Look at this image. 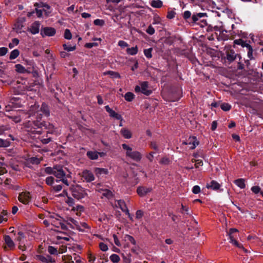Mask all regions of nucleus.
Segmentation results:
<instances>
[{
    "label": "nucleus",
    "mask_w": 263,
    "mask_h": 263,
    "mask_svg": "<svg viewBox=\"0 0 263 263\" xmlns=\"http://www.w3.org/2000/svg\"><path fill=\"white\" fill-rule=\"evenodd\" d=\"M28 117H35L36 120L29 121L26 124V126L27 128H30L28 131L33 134H37L40 135L42 133L41 130H36V129H40L43 127L45 128H47V126H49V124H47L45 122H40L43 116L48 117L50 115V110L48 106L45 104L43 103L41 107H40L37 103H34L33 105H31L28 110Z\"/></svg>",
    "instance_id": "obj_1"
},
{
    "label": "nucleus",
    "mask_w": 263,
    "mask_h": 263,
    "mask_svg": "<svg viewBox=\"0 0 263 263\" xmlns=\"http://www.w3.org/2000/svg\"><path fill=\"white\" fill-rule=\"evenodd\" d=\"M123 148L125 150L126 156L136 161H139L142 158L141 154L138 151H132V148L126 144H122Z\"/></svg>",
    "instance_id": "obj_2"
},
{
    "label": "nucleus",
    "mask_w": 263,
    "mask_h": 263,
    "mask_svg": "<svg viewBox=\"0 0 263 263\" xmlns=\"http://www.w3.org/2000/svg\"><path fill=\"white\" fill-rule=\"evenodd\" d=\"M72 196L79 200L86 195L85 190L79 185H73L70 187Z\"/></svg>",
    "instance_id": "obj_3"
},
{
    "label": "nucleus",
    "mask_w": 263,
    "mask_h": 263,
    "mask_svg": "<svg viewBox=\"0 0 263 263\" xmlns=\"http://www.w3.org/2000/svg\"><path fill=\"white\" fill-rule=\"evenodd\" d=\"M50 221L51 224L55 228H60L62 230H66L67 229L66 225L63 223V218L56 214H51Z\"/></svg>",
    "instance_id": "obj_4"
},
{
    "label": "nucleus",
    "mask_w": 263,
    "mask_h": 263,
    "mask_svg": "<svg viewBox=\"0 0 263 263\" xmlns=\"http://www.w3.org/2000/svg\"><path fill=\"white\" fill-rule=\"evenodd\" d=\"M237 232L238 230L236 229L233 228L230 230L229 232L230 242L239 248H242L245 252H247V250L243 247L242 245L239 244L236 240Z\"/></svg>",
    "instance_id": "obj_5"
},
{
    "label": "nucleus",
    "mask_w": 263,
    "mask_h": 263,
    "mask_svg": "<svg viewBox=\"0 0 263 263\" xmlns=\"http://www.w3.org/2000/svg\"><path fill=\"white\" fill-rule=\"evenodd\" d=\"M148 83L147 82H143L141 83L140 86H136L135 88L136 92H141L145 95L149 96L152 92L151 90L148 89Z\"/></svg>",
    "instance_id": "obj_6"
},
{
    "label": "nucleus",
    "mask_w": 263,
    "mask_h": 263,
    "mask_svg": "<svg viewBox=\"0 0 263 263\" xmlns=\"http://www.w3.org/2000/svg\"><path fill=\"white\" fill-rule=\"evenodd\" d=\"M25 21L26 19L24 17H20L17 20L14 27V29L17 33H21L24 32L22 29L24 27V24Z\"/></svg>",
    "instance_id": "obj_7"
},
{
    "label": "nucleus",
    "mask_w": 263,
    "mask_h": 263,
    "mask_svg": "<svg viewBox=\"0 0 263 263\" xmlns=\"http://www.w3.org/2000/svg\"><path fill=\"white\" fill-rule=\"evenodd\" d=\"M31 197L29 192H22L19 194L18 197V200L25 204H28L31 201Z\"/></svg>",
    "instance_id": "obj_8"
},
{
    "label": "nucleus",
    "mask_w": 263,
    "mask_h": 263,
    "mask_svg": "<svg viewBox=\"0 0 263 263\" xmlns=\"http://www.w3.org/2000/svg\"><path fill=\"white\" fill-rule=\"evenodd\" d=\"M36 259L43 263H53L55 262L54 259L49 255H38L36 256Z\"/></svg>",
    "instance_id": "obj_9"
},
{
    "label": "nucleus",
    "mask_w": 263,
    "mask_h": 263,
    "mask_svg": "<svg viewBox=\"0 0 263 263\" xmlns=\"http://www.w3.org/2000/svg\"><path fill=\"white\" fill-rule=\"evenodd\" d=\"M56 31L54 28L45 27L41 30V34L43 37L44 36H52L55 34Z\"/></svg>",
    "instance_id": "obj_10"
},
{
    "label": "nucleus",
    "mask_w": 263,
    "mask_h": 263,
    "mask_svg": "<svg viewBox=\"0 0 263 263\" xmlns=\"http://www.w3.org/2000/svg\"><path fill=\"white\" fill-rule=\"evenodd\" d=\"M152 191V188L146 186H139L137 189V193L140 197H143Z\"/></svg>",
    "instance_id": "obj_11"
},
{
    "label": "nucleus",
    "mask_w": 263,
    "mask_h": 263,
    "mask_svg": "<svg viewBox=\"0 0 263 263\" xmlns=\"http://www.w3.org/2000/svg\"><path fill=\"white\" fill-rule=\"evenodd\" d=\"M105 108L106 111L109 114L110 117L115 118L117 120H120L121 121L123 120V118L121 115L115 112V111L110 108L108 105L105 106Z\"/></svg>",
    "instance_id": "obj_12"
},
{
    "label": "nucleus",
    "mask_w": 263,
    "mask_h": 263,
    "mask_svg": "<svg viewBox=\"0 0 263 263\" xmlns=\"http://www.w3.org/2000/svg\"><path fill=\"white\" fill-rule=\"evenodd\" d=\"M182 144L190 145V148L194 149L198 145V141L195 137H190L186 141L183 142Z\"/></svg>",
    "instance_id": "obj_13"
},
{
    "label": "nucleus",
    "mask_w": 263,
    "mask_h": 263,
    "mask_svg": "<svg viewBox=\"0 0 263 263\" xmlns=\"http://www.w3.org/2000/svg\"><path fill=\"white\" fill-rule=\"evenodd\" d=\"M34 6L37 7L38 8H41L43 11V12H44L45 15L46 16H48L49 14L51 13L50 7L46 4L43 3H40L39 4L36 3Z\"/></svg>",
    "instance_id": "obj_14"
},
{
    "label": "nucleus",
    "mask_w": 263,
    "mask_h": 263,
    "mask_svg": "<svg viewBox=\"0 0 263 263\" xmlns=\"http://www.w3.org/2000/svg\"><path fill=\"white\" fill-rule=\"evenodd\" d=\"M82 176L87 182H90L95 180L93 173L88 170L83 171Z\"/></svg>",
    "instance_id": "obj_15"
},
{
    "label": "nucleus",
    "mask_w": 263,
    "mask_h": 263,
    "mask_svg": "<svg viewBox=\"0 0 263 263\" xmlns=\"http://www.w3.org/2000/svg\"><path fill=\"white\" fill-rule=\"evenodd\" d=\"M40 23L39 21H35L33 23L30 27L28 28V31L31 32L32 34H35L39 32Z\"/></svg>",
    "instance_id": "obj_16"
},
{
    "label": "nucleus",
    "mask_w": 263,
    "mask_h": 263,
    "mask_svg": "<svg viewBox=\"0 0 263 263\" xmlns=\"http://www.w3.org/2000/svg\"><path fill=\"white\" fill-rule=\"evenodd\" d=\"M53 175L58 179H62L65 176V173L64 172L63 168L60 166H56L54 167V171Z\"/></svg>",
    "instance_id": "obj_17"
},
{
    "label": "nucleus",
    "mask_w": 263,
    "mask_h": 263,
    "mask_svg": "<svg viewBox=\"0 0 263 263\" xmlns=\"http://www.w3.org/2000/svg\"><path fill=\"white\" fill-rule=\"evenodd\" d=\"M221 185L216 181L212 180L206 184V187L208 189L217 191L220 189Z\"/></svg>",
    "instance_id": "obj_18"
},
{
    "label": "nucleus",
    "mask_w": 263,
    "mask_h": 263,
    "mask_svg": "<svg viewBox=\"0 0 263 263\" xmlns=\"http://www.w3.org/2000/svg\"><path fill=\"white\" fill-rule=\"evenodd\" d=\"M75 228L80 231L84 232L86 229L89 230L90 229V227L85 222H78Z\"/></svg>",
    "instance_id": "obj_19"
},
{
    "label": "nucleus",
    "mask_w": 263,
    "mask_h": 263,
    "mask_svg": "<svg viewBox=\"0 0 263 263\" xmlns=\"http://www.w3.org/2000/svg\"><path fill=\"white\" fill-rule=\"evenodd\" d=\"M117 202L116 206L117 207H119L123 212L125 213V214H129V210L124 200H118L117 201Z\"/></svg>",
    "instance_id": "obj_20"
},
{
    "label": "nucleus",
    "mask_w": 263,
    "mask_h": 263,
    "mask_svg": "<svg viewBox=\"0 0 263 263\" xmlns=\"http://www.w3.org/2000/svg\"><path fill=\"white\" fill-rule=\"evenodd\" d=\"M120 133L125 139H130L132 137L131 132L127 128H123L120 130Z\"/></svg>",
    "instance_id": "obj_21"
},
{
    "label": "nucleus",
    "mask_w": 263,
    "mask_h": 263,
    "mask_svg": "<svg viewBox=\"0 0 263 263\" xmlns=\"http://www.w3.org/2000/svg\"><path fill=\"white\" fill-rule=\"evenodd\" d=\"M4 240L5 243L10 249L14 248V243L9 236L5 235L4 236Z\"/></svg>",
    "instance_id": "obj_22"
},
{
    "label": "nucleus",
    "mask_w": 263,
    "mask_h": 263,
    "mask_svg": "<svg viewBox=\"0 0 263 263\" xmlns=\"http://www.w3.org/2000/svg\"><path fill=\"white\" fill-rule=\"evenodd\" d=\"M19 115L17 116H10L9 118L12 120L15 123H19L21 121V115L25 114V112L23 110H18V111Z\"/></svg>",
    "instance_id": "obj_23"
},
{
    "label": "nucleus",
    "mask_w": 263,
    "mask_h": 263,
    "mask_svg": "<svg viewBox=\"0 0 263 263\" xmlns=\"http://www.w3.org/2000/svg\"><path fill=\"white\" fill-rule=\"evenodd\" d=\"M236 55L233 50H230L227 52V59L230 62L234 61L236 59Z\"/></svg>",
    "instance_id": "obj_24"
},
{
    "label": "nucleus",
    "mask_w": 263,
    "mask_h": 263,
    "mask_svg": "<svg viewBox=\"0 0 263 263\" xmlns=\"http://www.w3.org/2000/svg\"><path fill=\"white\" fill-rule=\"evenodd\" d=\"M99 153L96 151H88L87 152V156L91 160H96L98 158Z\"/></svg>",
    "instance_id": "obj_25"
},
{
    "label": "nucleus",
    "mask_w": 263,
    "mask_h": 263,
    "mask_svg": "<svg viewBox=\"0 0 263 263\" xmlns=\"http://www.w3.org/2000/svg\"><path fill=\"white\" fill-rule=\"evenodd\" d=\"M150 4L153 8H160L163 6V2L161 0H153Z\"/></svg>",
    "instance_id": "obj_26"
},
{
    "label": "nucleus",
    "mask_w": 263,
    "mask_h": 263,
    "mask_svg": "<svg viewBox=\"0 0 263 263\" xmlns=\"http://www.w3.org/2000/svg\"><path fill=\"white\" fill-rule=\"evenodd\" d=\"M95 172L96 173V175L98 177L101 175L102 174H107L108 173V170L107 169L99 167L95 168Z\"/></svg>",
    "instance_id": "obj_27"
},
{
    "label": "nucleus",
    "mask_w": 263,
    "mask_h": 263,
    "mask_svg": "<svg viewBox=\"0 0 263 263\" xmlns=\"http://www.w3.org/2000/svg\"><path fill=\"white\" fill-rule=\"evenodd\" d=\"M205 15L203 13H198L194 14L192 16V23H196L200 18L202 17Z\"/></svg>",
    "instance_id": "obj_28"
},
{
    "label": "nucleus",
    "mask_w": 263,
    "mask_h": 263,
    "mask_svg": "<svg viewBox=\"0 0 263 263\" xmlns=\"http://www.w3.org/2000/svg\"><path fill=\"white\" fill-rule=\"evenodd\" d=\"M234 43L236 45H240L242 47H246L247 48L250 45L242 39L235 40L234 41Z\"/></svg>",
    "instance_id": "obj_29"
},
{
    "label": "nucleus",
    "mask_w": 263,
    "mask_h": 263,
    "mask_svg": "<svg viewBox=\"0 0 263 263\" xmlns=\"http://www.w3.org/2000/svg\"><path fill=\"white\" fill-rule=\"evenodd\" d=\"M18 236L17 238V240L20 242L19 248L20 249L24 251L25 249H26V248L25 246H22V243L21 242L22 239L24 238V234L22 232H19L18 233Z\"/></svg>",
    "instance_id": "obj_30"
},
{
    "label": "nucleus",
    "mask_w": 263,
    "mask_h": 263,
    "mask_svg": "<svg viewBox=\"0 0 263 263\" xmlns=\"http://www.w3.org/2000/svg\"><path fill=\"white\" fill-rule=\"evenodd\" d=\"M67 224L70 226V228L74 229L78 221L74 220L73 218L71 217L68 218L67 219Z\"/></svg>",
    "instance_id": "obj_31"
},
{
    "label": "nucleus",
    "mask_w": 263,
    "mask_h": 263,
    "mask_svg": "<svg viewBox=\"0 0 263 263\" xmlns=\"http://www.w3.org/2000/svg\"><path fill=\"white\" fill-rule=\"evenodd\" d=\"M138 49L137 46L133 47L132 48H128L126 49V52L127 54L132 55L136 54L138 53Z\"/></svg>",
    "instance_id": "obj_32"
},
{
    "label": "nucleus",
    "mask_w": 263,
    "mask_h": 263,
    "mask_svg": "<svg viewBox=\"0 0 263 263\" xmlns=\"http://www.w3.org/2000/svg\"><path fill=\"white\" fill-rule=\"evenodd\" d=\"M15 67V70L18 73H24L27 72V70L25 68L20 64H16Z\"/></svg>",
    "instance_id": "obj_33"
},
{
    "label": "nucleus",
    "mask_w": 263,
    "mask_h": 263,
    "mask_svg": "<svg viewBox=\"0 0 263 263\" xmlns=\"http://www.w3.org/2000/svg\"><path fill=\"white\" fill-rule=\"evenodd\" d=\"M235 184L240 189H244L246 186L245 180L243 179H238L234 181Z\"/></svg>",
    "instance_id": "obj_34"
},
{
    "label": "nucleus",
    "mask_w": 263,
    "mask_h": 263,
    "mask_svg": "<svg viewBox=\"0 0 263 263\" xmlns=\"http://www.w3.org/2000/svg\"><path fill=\"white\" fill-rule=\"evenodd\" d=\"M10 145V142L7 139L0 138V147H8Z\"/></svg>",
    "instance_id": "obj_35"
},
{
    "label": "nucleus",
    "mask_w": 263,
    "mask_h": 263,
    "mask_svg": "<svg viewBox=\"0 0 263 263\" xmlns=\"http://www.w3.org/2000/svg\"><path fill=\"white\" fill-rule=\"evenodd\" d=\"M104 75L109 74L114 78H120V75L119 73L113 71H107L103 73Z\"/></svg>",
    "instance_id": "obj_36"
},
{
    "label": "nucleus",
    "mask_w": 263,
    "mask_h": 263,
    "mask_svg": "<svg viewBox=\"0 0 263 263\" xmlns=\"http://www.w3.org/2000/svg\"><path fill=\"white\" fill-rule=\"evenodd\" d=\"M51 214L48 213L47 215H46V218L44 219L43 223L46 227H49L50 224H51Z\"/></svg>",
    "instance_id": "obj_37"
},
{
    "label": "nucleus",
    "mask_w": 263,
    "mask_h": 263,
    "mask_svg": "<svg viewBox=\"0 0 263 263\" xmlns=\"http://www.w3.org/2000/svg\"><path fill=\"white\" fill-rule=\"evenodd\" d=\"M135 95L131 92H127L125 94V99L128 102H131L134 99Z\"/></svg>",
    "instance_id": "obj_38"
},
{
    "label": "nucleus",
    "mask_w": 263,
    "mask_h": 263,
    "mask_svg": "<svg viewBox=\"0 0 263 263\" xmlns=\"http://www.w3.org/2000/svg\"><path fill=\"white\" fill-rule=\"evenodd\" d=\"M20 54V51L17 49H14L13 51H12L10 53L9 59L10 60H13L16 59Z\"/></svg>",
    "instance_id": "obj_39"
},
{
    "label": "nucleus",
    "mask_w": 263,
    "mask_h": 263,
    "mask_svg": "<svg viewBox=\"0 0 263 263\" xmlns=\"http://www.w3.org/2000/svg\"><path fill=\"white\" fill-rule=\"evenodd\" d=\"M153 51L152 48H149L148 49H146L144 50V54L145 56L148 58L151 59L152 57V52Z\"/></svg>",
    "instance_id": "obj_40"
},
{
    "label": "nucleus",
    "mask_w": 263,
    "mask_h": 263,
    "mask_svg": "<svg viewBox=\"0 0 263 263\" xmlns=\"http://www.w3.org/2000/svg\"><path fill=\"white\" fill-rule=\"evenodd\" d=\"M62 259L64 261V263H73V261L72 259V256L71 255H63Z\"/></svg>",
    "instance_id": "obj_41"
},
{
    "label": "nucleus",
    "mask_w": 263,
    "mask_h": 263,
    "mask_svg": "<svg viewBox=\"0 0 263 263\" xmlns=\"http://www.w3.org/2000/svg\"><path fill=\"white\" fill-rule=\"evenodd\" d=\"M47 251L50 254H57L58 251L57 248L53 246H48Z\"/></svg>",
    "instance_id": "obj_42"
},
{
    "label": "nucleus",
    "mask_w": 263,
    "mask_h": 263,
    "mask_svg": "<svg viewBox=\"0 0 263 263\" xmlns=\"http://www.w3.org/2000/svg\"><path fill=\"white\" fill-rule=\"evenodd\" d=\"M63 46L64 50L67 51H72L76 49L75 46H71L70 45H68L67 44H63Z\"/></svg>",
    "instance_id": "obj_43"
},
{
    "label": "nucleus",
    "mask_w": 263,
    "mask_h": 263,
    "mask_svg": "<svg viewBox=\"0 0 263 263\" xmlns=\"http://www.w3.org/2000/svg\"><path fill=\"white\" fill-rule=\"evenodd\" d=\"M248 50V57L250 60H252L254 59L253 56V48L251 45L248 46V48H247Z\"/></svg>",
    "instance_id": "obj_44"
},
{
    "label": "nucleus",
    "mask_w": 263,
    "mask_h": 263,
    "mask_svg": "<svg viewBox=\"0 0 263 263\" xmlns=\"http://www.w3.org/2000/svg\"><path fill=\"white\" fill-rule=\"evenodd\" d=\"M110 259L113 262H118L120 260L119 256L116 254H112L110 256Z\"/></svg>",
    "instance_id": "obj_45"
},
{
    "label": "nucleus",
    "mask_w": 263,
    "mask_h": 263,
    "mask_svg": "<svg viewBox=\"0 0 263 263\" xmlns=\"http://www.w3.org/2000/svg\"><path fill=\"white\" fill-rule=\"evenodd\" d=\"M19 43V40L14 38L12 40V42L9 44V47L10 48H12L14 47V46L17 45Z\"/></svg>",
    "instance_id": "obj_46"
},
{
    "label": "nucleus",
    "mask_w": 263,
    "mask_h": 263,
    "mask_svg": "<svg viewBox=\"0 0 263 263\" xmlns=\"http://www.w3.org/2000/svg\"><path fill=\"white\" fill-rule=\"evenodd\" d=\"M125 239L126 241H128L130 242L132 244H133L134 245H136V240H135L134 238L132 236L126 235L125 236Z\"/></svg>",
    "instance_id": "obj_47"
},
{
    "label": "nucleus",
    "mask_w": 263,
    "mask_h": 263,
    "mask_svg": "<svg viewBox=\"0 0 263 263\" xmlns=\"http://www.w3.org/2000/svg\"><path fill=\"white\" fill-rule=\"evenodd\" d=\"M93 23L96 26H103L105 24V21L103 20L96 19L94 21Z\"/></svg>",
    "instance_id": "obj_48"
},
{
    "label": "nucleus",
    "mask_w": 263,
    "mask_h": 263,
    "mask_svg": "<svg viewBox=\"0 0 263 263\" xmlns=\"http://www.w3.org/2000/svg\"><path fill=\"white\" fill-rule=\"evenodd\" d=\"M231 105L228 103H223L221 105V108L224 111H228L231 109Z\"/></svg>",
    "instance_id": "obj_49"
},
{
    "label": "nucleus",
    "mask_w": 263,
    "mask_h": 263,
    "mask_svg": "<svg viewBox=\"0 0 263 263\" xmlns=\"http://www.w3.org/2000/svg\"><path fill=\"white\" fill-rule=\"evenodd\" d=\"M170 163V160L167 157H163L160 161V163L163 165H168Z\"/></svg>",
    "instance_id": "obj_50"
},
{
    "label": "nucleus",
    "mask_w": 263,
    "mask_h": 263,
    "mask_svg": "<svg viewBox=\"0 0 263 263\" xmlns=\"http://www.w3.org/2000/svg\"><path fill=\"white\" fill-rule=\"evenodd\" d=\"M64 37L66 39H67V40H70L71 39L72 37V35H71V33L70 31V30L68 29H66L65 30V32H64Z\"/></svg>",
    "instance_id": "obj_51"
},
{
    "label": "nucleus",
    "mask_w": 263,
    "mask_h": 263,
    "mask_svg": "<svg viewBox=\"0 0 263 263\" xmlns=\"http://www.w3.org/2000/svg\"><path fill=\"white\" fill-rule=\"evenodd\" d=\"M54 178L53 177L50 176L48 177L46 179V183L47 184L51 185L53 184L54 182Z\"/></svg>",
    "instance_id": "obj_52"
},
{
    "label": "nucleus",
    "mask_w": 263,
    "mask_h": 263,
    "mask_svg": "<svg viewBox=\"0 0 263 263\" xmlns=\"http://www.w3.org/2000/svg\"><path fill=\"white\" fill-rule=\"evenodd\" d=\"M146 32L150 35H153L154 34L155 30V29L151 25H150L147 28Z\"/></svg>",
    "instance_id": "obj_53"
},
{
    "label": "nucleus",
    "mask_w": 263,
    "mask_h": 263,
    "mask_svg": "<svg viewBox=\"0 0 263 263\" xmlns=\"http://www.w3.org/2000/svg\"><path fill=\"white\" fill-rule=\"evenodd\" d=\"M84 210V207L82 205H77L76 206L73 207L72 209V211L73 212H81L83 211Z\"/></svg>",
    "instance_id": "obj_54"
},
{
    "label": "nucleus",
    "mask_w": 263,
    "mask_h": 263,
    "mask_svg": "<svg viewBox=\"0 0 263 263\" xmlns=\"http://www.w3.org/2000/svg\"><path fill=\"white\" fill-rule=\"evenodd\" d=\"M35 12L38 17H42L43 12L41 8H38L37 7L35 9Z\"/></svg>",
    "instance_id": "obj_55"
},
{
    "label": "nucleus",
    "mask_w": 263,
    "mask_h": 263,
    "mask_svg": "<svg viewBox=\"0 0 263 263\" xmlns=\"http://www.w3.org/2000/svg\"><path fill=\"white\" fill-rule=\"evenodd\" d=\"M54 171V167L52 168L51 167H47L45 168V172L48 174H53Z\"/></svg>",
    "instance_id": "obj_56"
},
{
    "label": "nucleus",
    "mask_w": 263,
    "mask_h": 263,
    "mask_svg": "<svg viewBox=\"0 0 263 263\" xmlns=\"http://www.w3.org/2000/svg\"><path fill=\"white\" fill-rule=\"evenodd\" d=\"M200 187L198 185H195L192 189V192L194 194H198L200 192Z\"/></svg>",
    "instance_id": "obj_57"
},
{
    "label": "nucleus",
    "mask_w": 263,
    "mask_h": 263,
    "mask_svg": "<svg viewBox=\"0 0 263 263\" xmlns=\"http://www.w3.org/2000/svg\"><path fill=\"white\" fill-rule=\"evenodd\" d=\"M100 249L103 251H106L108 250L107 246L103 242H101L99 244Z\"/></svg>",
    "instance_id": "obj_58"
},
{
    "label": "nucleus",
    "mask_w": 263,
    "mask_h": 263,
    "mask_svg": "<svg viewBox=\"0 0 263 263\" xmlns=\"http://www.w3.org/2000/svg\"><path fill=\"white\" fill-rule=\"evenodd\" d=\"M183 18L185 20H187L188 18H190L191 16V13L190 11H185L184 12L183 15Z\"/></svg>",
    "instance_id": "obj_59"
},
{
    "label": "nucleus",
    "mask_w": 263,
    "mask_h": 263,
    "mask_svg": "<svg viewBox=\"0 0 263 263\" xmlns=\"http://www.w3.org/2000/svg\"><path fill=\"white\" fill-rule=\"evenodd\" d=\"M8 52V49L6 47L0 48V56L5 55Z\"/></svg>",
    "instance_id": "obj_60"
},
{
    "label": "nucleus",
    "mask_w": 263,
    "mask_h": 263,
    "mask_svg": "<svg viewBox=\"0 0 263 263\" xmlns=\"http://www.w3.org/2000/svg\"><path fill=\"white\" fill-rule=\"evenodd\" d=\"M251 191L255 194H257L260 191V188L258 186H254L251 187Z\"/></svg>",
    "instance_id": "obj_61"
},
{
    "label": "nucleus",
    "mask_w": 263,
    "mask_h": 263,
    "mask_svg": "<svg viewBox=\"0 0 263 263\" xmlns=\"http://www.w3.org/2000/svg\"><path fill=\"white\" fill-rule=\"evenodd\" d=\"M118 45L122 48H125L128 46V44L124 41H119Z\"/></svg>",
    "instance_id": "obj_62"
},
{
    "label": "nucleus",
    "mask_w": 263,
    "mask_h": 263,
    "mask_svg": "<svg viewBox=\"0 0 263 263\" xmlns=\"http://www.w3.org/2000/svg\"><path fill=\"white\" fill-rule=\"evenodd\" d=\"M31 162L32 164H37L41 162V160L36 157H32L31 158Z\"/></svg>",
    "instance_id": "obj_63"
},
{
    "label": "nucleus",
    "mask_w": 263,
    "mask_h": 263,
    "mask_svg": "<svg viewBox=\"0 0 263 263\" xmlns=\"http://www.w3.org/2000/svg\"><path fill=\"white\" fill-rule=\"evenodd\" d=\"M143 213L141 210H138L136 213V217L137 219H140L143 216Z\"/></svg>",
    "instance_id": "obj_64"
}]
</instances>
